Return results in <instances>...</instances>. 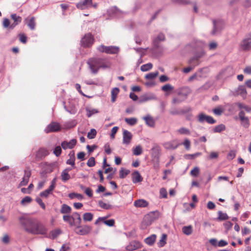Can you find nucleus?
<instances>
[{"instance_id": "cd10ccee", "label": "nucleus", "mask_w": 251, "mask_h": 251, "mask_svg": "<svg viewBox=\"0 0 251 251\" xmlns=\"http://www.w3.org/2000/svg\"><path fill=\"white\" fill-rule=\"evenodd\" d=\"M120 89L118 87H115L111 91V101L114 102L116 101L117 96L119 94Z\"/></svg>"}, {"instance_id": "5fc2aeb1", "label": "nucleus", "mask_w": 251, "mask_h": 251, "mask_svg": "<svg viewBox=\"0 0 251 251\" xmlns=\"http://www.w3.org/2000/svg\"><path fill=\"white\" fill-rule=\"evenodd\" d=\"M32 199L31 197L29 196H26L22 200L21 203L22 205H25L26 203H30Z\"/></svg>"}, {"instance_id": "c03bdc74", "label": "nucleus", "mask_w": 251, "mask_h": 251, "mask_svg": "<svg viewBox=\"0 0 251 251\" xmlns=\"http://www.w3.org/2000/svg\"><path fill=\"white\" fill-rule=\"evenodd\" d=\"M69 197L71 199H73L75 198H76L79 200H81L83 198V196L82 195L75 193H72L69 194Z\"/></svg>"}, {"instance_id": "49530a36", "label": "nucleus", "mask_w": 251, "mask_h": 251, "mask_svg": "<svg viewBox=\"0 0 251 251\" xmlns=\"http://www.w3.org/2000/svg\"><path fill=\"white\" fill-rule=\"evenodd\" d=\"M97 134V131L95 129L92 128L87 134V137L90 139H94Z\"/></svg>"}, {"instance_id": "bf43d9fd", "label": "nucleus", "mask_w": 251, "mask_h": 251, "mask_svg": "<svg viewBox=\"0 0 251 251\" xmlns=\"http://www.w3.org/2000/svg\"><path fill=\"white\" fill-rule=\"evenodd\" d=\"M200 173V169L198 167H195L191 170L190 174L193 176H197Z\"/></svg>"}, {"instance_id": "c85d7f7f", "label": "nucleus", "mask_w": 251, "mask_h": 251, "mask_svg": "<svg viewBox=\"0 0 251 251\" xmlns=\"http://www.w3.org/2000/svg\"><path fill=\"white\" fill-rule=\"evenodd\" d=\"M240 124L241 126L245 129H247L250 127V122L248 117L240 119Z\"/></svg>"}, {"instance_id": "338daca9", "label": "nucleus", "mask_w": 251, "mask_h": 251, "mask_svg": "<svg viewBox=\"0 0 251 251\" xmlns=\"http://www.w3.org/2000/svg\"><path fill=\"white\" fill-rule=\"evenodd\" d=\"M170 113L172 115H181V111L176 108H173L170 111Z\"/></svg>"}, {"instance_id": "1a4fd4ad", "label": "nucleus", "mask_w": 251, "mask_h": 251, "mask_svg": "<svg viewBox=\"0 0 251 251\" xmlns=\"http://www.w3.org/2000/svg\"><path fill=\"white\" fill-rule=\"evenodd\" d=\"M94 38L91 33L85 34L81 40V45L84 47H89L93 44Z\"/></svg>"}, {"instance_id": "a878e982", "label": "nucleus", "mask_w": 251, "mask_h": 251, "mask_svg": "<svg viewBox=\"0 0 251 251\" xmlns=\"http://www.w3.org/2000/svg\"><path fill=\"white\" fill-rule=\"evenodd\" d=\"M156 235L155 234H152L150 236L146 238L144 241L148 245L152 246L153 245L155 240Z\"/></svg>"}, {"instance_id": "b1692460", "label": "nucleus", "mask_w": 251, "mask_h": 251, "mask_svg": "<svg viewBox=\"0 0 251 251\" xmlns=\"http://www.w3.org/2000/svg\"><path fill=\"white\" fill-rule=\"evenodd\" d=\"M134 205L137 207H145L148 206V202L146 200L140 199L135 201Z\"/></svg>"}, {"instance_id": "f3484780", "label": "nucleus", "mask_w": 251, "mask_h": 251, "mask_svg": "<svg viewBox=\"0 0 251 251\" xmlns=\"http://www.w3.org/2000/svg\"><path fill=\"white\" fill-rule=\"evenodd\" d=\"M132 138V135L130 132L126 129L124 130L123 140V143L124 144H129L131 142Z\"/></svg>"}, {"instance_id": "6e6552de", "label": "nucleus", "mask_w": 251, "mask_h": 251, "mask_svg": "<svg viewBox=\"0 0 251 251\" xmlns=\"http://www.w3.org/2000/svg\"><path fill=\"white\" fill-rule=\"evenodd\" d=\"M61 126L58 123L52 122L46 127L45 129V131L47 133L58 132L61 130Z\"/></svg>"}, {"instance_id": "7ed1b4c3", "label": "nucleus", "mask_w": 251, "mask_h": 251, "mask_svg": "<svg viewBox=\"0 0 251 251\" xmlns=\"http://www.w3.org/2000/svg\"><path fill=\"white\" fill-rule=\"evenodd\" d=\"M151 154L152 161L158 165L161 155V148L160 146L156 144H153L151 150Z\"/></svg>"}, {"instance_id": "680f3d73", "label": "nucleus", "mask_w": 251, "mask_h": 251, "mask_svg": "<svg viewBox=\"0 0 251 251\" xmlns=\"http://www.w3.org/2000/svg\"><path fill=\"white\" fill-rule=\"evenodd\" d=\"M232 106H237L238 107V108L241 110H243L244 109V107L245 106V104L243 103H241V102H234L232 104Z\"/></svg>"}, {"instance_id": "72a5a7b5", "label": "nucleus", "mask_w": 251, "mask_h": 251, "mask_svg": "<svg viewBox=\"0 0 251 251\" xmlns=\"http://www.w3.org/2000/svg\"><path fill=\"white\" fill-rule=\"evenodd\" d=\"M182 232L187 235H190L193 232V228L191 226H185L182 228Z\"/></svg>"}, {"instance_id": "f8f14e48", "label": "nucleus", "mask_w": 251, "mask_h": 251, "mask_svg": "<svg viewBox=\"0 0 251 251\" xmlns=\"http://www.w3.org/2000/svg\"><path fill=\"white\" fill-rule=\"evenodd\" d=\"M241 48L244 50H249L251 49V35L248 36L243 40Z\"/></svg>"}, {"instance_id": "603ef678", "label": "nucleus", "mask_w": 251, "mask_h": 251, "mask_svg": "<svg viewBox=\"0 0 251 251\" xmlns=\"http://www.w3.org/2000/svg\"><path fill=\"white\" fill-rule=\"evenodd\" d=\"M12 19L14 21V22L21 23L22 22V18L20 16H17L16 14H12L11 15Z\"/></svg>"}, {"instance_id": "c9c22d12", "label": "nucleus", "mask_w": 251, "mask_h": 251, "mask_svg": "<svg viewBox=\"0 0 251 251\" xmlns=\"http://www.w3.org/2000/svg\"><path fill=\"white\" fill-rule=\"evenodd\" d=\"M76 125L75 120H72L70 121L67 122L64 124V126L66 128H71L75 127Z\"/></svg>"}, {"instance_id": "4468645a", "label": "nucleus", "mask_w": 251, "mask_h": 251, "mask_svg": "<svg viewBox=\"0 0 251 251\" xmlns=\"http://www.w3.org/2000/svg\"><path fill=\"white\" fill-rule=\"evenodd\" d=\"M92 5V0H82L76 4V7L80 9L83 10Z\"/></svg>"}, {"instance_id": "4be33fe9", "label": "nucleus", "mask_w": 251, "mask_h": 251, "mask_svg": "<svg viewBox=\"0 0 251 251\" xmlns=\"http://www.w3.org/2000/svg\"><path fill=\"white\" fill-rule=\"evenodd\" d=\"M236 92L239 95H240L244 99L247 97V92L245 86L240 85L238 87Z\"/></svg>"}, {"instance_id": "5701e85b", "label": "nucleus", "mask_w": 251, "mask_h": 251, "mask_svg": "<svg viewBox=\"0 0 251 251\" xmlns=\"http://www.w3.org/2000/svg\"><path fill=\"white\" fill-rule=\"evenodd\" d=\"M121 11L116 7L114 6L108 10V13L110 15H113L114 16L119 17L121 13Z\"/></svg>"}, {"instance_id": "2eb2a0df", "label": "nucleus", "mask_w": 251, "mask_h": 251, "mask_svg": "<svg viewBox=\"0 0 251 251\" xmlns=\"http://www.w3.org/2000/svg\"><path fill=\"white\" fill-rule=\"evenodd\" d=\"M76 142V140L75 139H73L69 142L65 141L62 142L61 147L64 150L67 149H72L75 146Z\"/></svg>"}, {"instance_id": "de8ad7c7", "label": "nucleus", "mask_w": 251, "mask_h": 251, "mask_svg": "<svg viewBox=\"0 0 251 251\" xmlns=\"http://www.w3.org/2000/svg\"><path fill=\"white\" fill-rule=\"evenodd\" d=\"M61 176L62 181L64 182L69 180L71 178L70 175L67 172L63 171L61 173Z\"/></svg>"}, {"instance_id": "58836bf2", "label": "nucleus", "mask_w": 251, "mask_h": 251, "mask_svg": "<svg viewBox=\"0 0 251 251\" xmlns=\"http://www.w3.org/2000/svg\"><path fill=\"white\" fill-rule=\"evenodd\" d=\"M125 121L128 125L131 126L135 125L137 122V120L135 118H125Z\"/></svg>"}, {"instance_id": "423d86ee", "label": "nucleus", "mask_w": 251, "mask_h": 251, "mask_svg": "<svg viewBox=\"0 0 251 251\" xmlns=\"http://www.w3.org/2000/svg\"><path fill=\"white\" fill-rule=\"evenodd\" d=\"M92 230V227L88 225L81 226V224L77 225L75 227V232L78 235H85L90 233Z\"/></svg>"}, {"instance_id": "a19ab883", "label": "nucleus", "mask_w": 251, "mask_h": 251, "mask_svg": "<svg viewBox=\"0 0 251 251\" xmlns=\"http://www.w3.org/2000/svg\"><path fill=\"white\" fill-rule=\"evenodd\" d=\"M201 152H196L194 154H186L184 155V158L187 159H193L195 157L201 155Z\"/></svg>"}, {"instance_id": "e433bc0d", "label": "nucleus", "mask_w": 251, "mask_h": 251, "mask_svg": "<svg viewBox=\"0 0 251 251\" xmlns=\"http://www.w3.org/2000/svg\"><path fill=\"white\" fill-rule=\"evenodd\" d=\"M226 129V126L224 124H221L216 126L213 129L215 133H220Z\"/></svg>"}, {"instance_id": "69168bd1", "label": "nucleus", "mask_w": 251, "mask_h": 251, "mask_svg": "<svg viewBox=\"0 0 251 251\" xmlns=\"http://www.w3.org/2000/svg\"><path fill=\"white\" fill-rule=\"evenodd\" d=\"M48 154V151L45 149H40L38 152V156L45 157Z\"/></svg>"}, {"instance_id": "f257e3e1", "label": "nucleus", "mask_w": 251, "mask_h": 251, "mask_svg": "<svg viewBox=\"0 0 251 251\" xmlns=\"http://www.w3.org/2000/svg\"><path fill=\"white\" fill-rule=\"evenodd\" d=\"M21 225L25 231L33 235H45L47 232L46 227L37 219L22 216L19 218Z\"/></svg>"}, {"instance_id": "f704fd0d", "label": "nucleus", "mask_w": 251, "mask_h": 251, "mask_svg": "<svg viewBox=\"0 0 251 251\" xmlns=\"http://www.w3.org/2000/svg\"><path fill=\"white\" fill-rule=\"evenodd\" d=\"M93 214L90 212L85 213L83 216V219L85 222H90L93 220Z\"/></svg>"}, {"instance_id": "ea45409f", "label": "nucleus", "mask_w": 251, "mask_h": 251, "mask_svg": "<svg viewBox=\"0 0 251 251\" xmlns=\"http://www.w3.org/2000/svg\"><path fill=\"white\" fill-rule=\"evenodd\" d=\"M98 204L101 208L106 210L110 209L112 207L111 205L104 203L102 201H99Z\"/></svg>"}, {"instance_id": "37998d69", "label": "nucleus", "mask_w": 251, "mask_h": 251, "mask_svg": "<svg viewBox=\"0 0 251 251\" xmlns=\"http://www.w3.org/2000/svg\"><path fill=\"white\" fill-rule=\"evenodd\" d=\"M177 132L179 134H182V135H190L191 133L189 129H188L185 127H182L180 128L179 129H178L177 130Z\"/></svg>"}, {"instance_id": "9d476101", "label": "nucleus", "mask_w": 251, "mask_h": 251, "mask_svg": "<svg viewBox=\"0 0 251 251\" xmlns=\"http://www.w3.org/2000/svg\"><path fill=\"white\" fill-rule=\"evenodd\" d=\"M213 24V28L211 34L212 35H215L223 28V22L220 20H214Z\"/></svg>"}, {"instance_id": "774afa93", "label": "nucleus", "mask_w": 251, "mask_h": 251, "mask_svg": "<svg viewBox=\"0 0 251 251\" xmlns=\"http://www.w3.org/2000/svg\"><path fill=\"white\" fill-rule=\"evenodd\" d=\"M19 40L22 43H23L24 44H25L26 43L27 38H26V36L24 34H19Z\"/></svg>"}, {"instance_id": "bb28decb", "label": "nucleus", "mask_w": 251, "mask_h": 251, "mask_svg": "<svg viewBox=\"0 0 251 251\" xmlns=\"http://www.w3.org/2000/svg\"><path fill=\"white\" fill-rule=\"evenodd\" d=\"M72 219L75 221L77 225L81 224V219L80 214L77 212H74L71 215Z\"/></svg>"}, {"instance_id": "79ce46f5", "label": "nucleus", "mask_w": 251, "mask_h": 251, "mask_svg": "<svg viewBox=\"0 0 251 251\" xmlns=\"http://www.w3.org/2000/svg\"><path fill=\"white\" fill-rule=\"evenodd\" d=\"M152 67V64L151 63H148L147 64L142 65L141 66V70L142 72H146L151 69Z\"/></svg>"}, {"instance_id": "a18cd8bd", "label": "nucleus", "mask_w": 251, "mask_h": 251, "mask_svg": "<svg viewBox=\"0 0 251 251\" xmlns=\"http://www.w3.org/2000/svg\"><path fill=\"white\" fill-rule=\"evenodd\" d=\"M27 25L31 30H34L35 29V23L34 17H31L29 20V22L27 23Z\"/></svg>"}, {"instance_id": "dca6fc26", "label": "nucleus", "mask_w": 251, "mask_h": 251, "mask_svg": "<svg viewBox=\"0 0 251 251\" xmlns=\"http://www.w3.org/2000/svg\"><path fill=\"white\" fill-rule=\"evenodd\" d=\"M178 146L179 144L175 140L166 142L163 144L164 147L167 150H174L176 149Z\"/></svg>"}, {"instance_id": "3c124183", "label": "nucleus", "mask_w": 251, "mask_h": 251, "mask_svg": "<svg viewBox=\"0 0 251 251\" xmlns=\"http://www.w3.org/2000/svg\"><path fill=\"white\" fill-rule=\"evenodd\" d=\"M142 152V149L140 146H136L133 150V153L135 155H139Z\"/></svg>"}, {"instance_id": "412c9836", "label": "nucleus", "mask_w": 251, "mask_h": 251, "mask_svg": "<svg viewBox=\"0 0 251 251\" xmlns=\"http://www.w3.org/2000/svg\"><path fill=\"white\" fill-rule=\"evenodd\" d=\"M165 39V35L162 33H160L158 36L155 38L153 40V43L155 47L158 48L159 46V43L160 41H163Z\"/></svg>"}, {"instance_id": "473e14b6", "label": "nucleus", "mask_w": 251, "mask_h": 251, "mask_svg": "<svg viewBox=\"0 0 251 251\" xmlns=\"http://www.w3.org/2000/svg\"><path fill=\"white\" fill-rule=\"evenodd\" d=\"M167 235L166 234H163L162 235L161 239L157 243V245L159 247H163L166 244Z\"/></svg>"}, {"instance_id": "6ab92c4d", "label": "nucleus", "mask_w": 251, "mask_h": 251, "mask_svg": "<svg viewBox=\"0 0 251 251\" xmlns=\"http://www.w3.org/2000/svg\"><path fill=\"white\" fill-rule=\"evenodd\" d=\"M132 180L133 183L140 182L143 180V178L138 171H135L132 174Z\"/></svg>"}, {"instance_id": "864d4df0", "label": "nucleus", "mask_w": 251, "mask_h": 251, "mask_svg": "<svg viewBox=\"0 0 251 251\" xmlns=\"http://www.w3.org/2000/svg\"><path fill=\"white\" fill-rule=\"evenodd\" d=\"M207 116V115L203 113H200L198 116V121L201 123H203L204 121H206Z\"/></svg>"}, {"instance_id": "0eeeda50", "label": "nucleus", "mask_w": 251, "mask_h": 251, "mask_svg": "<svg viewBox=\"0 0 251 251\" xmlns=\"http://www.w3.org/2000/svg\"><path fill=\"white\" fill-rule=\"evenodd\" d=\"M159 215V213L157 211L151 212L145 216L144 222L146 223L147 225H150L154 220L158 218Z\"/></svg>"}, {"instance_id": "6e6d98bb", "label": "nucleus", "mask_w": 251, "mask_h": 251, "mask_svg": "<svg viewBox=\"0 0 251 251\" xmlns=\"http://www.w3.org/2000/svg\"><path fill=\"white\" fill-rule=\"evenodd\" d=\"M87 111V116L88 117H91L93 114L97 113L98 112V111L96 109H86Z\"/></svg>"}, {"instance_id": "09e8293b", "label": "nucleus", "mask_w": 251, "mask_h": 251, "mask_svg": "<svg viewBox=\"0 0 251 251\" xmlns=\"http://www.w3.org/2000/svg\"><path fill=\"white\" fill-rule=\"evenodd\" d=\"M174 87L170 84H166L161 87V90L165 92L172 91L174 89Z\"/></svg>"}, {"instance_id": "2f4dec72", "label": "nucleus", "mask_w": 251, "mask_h": 251, "mask_svg": "<svg viewBox=\"0 0 251 251\" xmlns=\"http://www.w3.org/2000/svg\"><path fill=\"white\" fill-rule=\"evenodd\" d=\"M218 217L217 219L219 221H225L228 219L229 218V217L226 213H223L221 211H218Z\"/></svg>"}, {"instance_id": "20e7f679", "label": "nucleus", "mask_w": 251, "mask_h": 251, "mask_svg": "<svg viewBox=\"0 0 251 251\" xmlns=\"http://www.w3.org/2000/svg\"><path fill=\"white\" fill-rule=\"evenodd\" d=\"M205 54V52L203 50L196 52L194 56L189 59L188 61L189 64L191 66H193V67L199 65L201 62L200 60L202 58Z\"/></svg>"}, {"instance_id": "7c9ffc66", "label": "nucleus", "mask_w": 251, "mask_h": 251, "mask_svg": "<svg viewBox=\"0 0 251 251\" xmlns=\"http://www.w3.org/2000/svg\"><path fill=\"white\" fill-rule=\"evenodd\" d=\"M71 207L70 206L66 204H63L61 206L60 212L62 214H69L71 213Z\"/></svg>"}, {"instance_id": "13d9d810", "label": "nucleus", "mask_w": 251, "mask_h": 251, "mask_svg": "<svg viewBox=\"0 0 251 251\" xmlns=\"http://www.w3.org/2000/svg\"><path fill=\"white\" fill-rule=\"evenodd\" d=\"M95 159L94 157H91L88 160L87 162V165L88 166L90 167H93L95 165Z\"/></svg>"}, {"instance_id": "a211bd4d", "label": "nucleus", "mask_w": 251, "mask_h": 251, "mask_svg": "<svg viewBox=\"0 0 251 251\" xmlns=\"http://www.w3.org/2000/svg\"><path fill=\"white\" fill-rule=\"evenodd\" d=\"M156 97L153 94L143 95L139 100V102L142 103L152 100H156Z\"/></svg>"}, {"instance_id": "052dcab7", "label": "nucleus", "mask_w": 251, "mask_h": 251, "mask_svg": "<svg viewBox=\"0 0 251 251\" xmlns=\"http://www.w3.org/2000/svg\"><path fill=\"white\" fill-rule=\"evenodd\" d=\"M62 152V149L60 146H58L55 148L53 153L56 156L58 157L60 155Z\"/></svg>"}, {"instance_id": "c756f323", "label": "nucleus", "mask_w": 251, "mask_h": 251, "mask_svg": "<svg viewBox=\"0 0 251 251\" xmlns=\"http://www.w3.org/2000/svg\"><path fill=\"white\" fill-rule=\"evenodd\" d=\"M61 233V229L59 228L55 229L51 231L50 233V237L52 239H54L57 238L60 234Z\"/></svg>"}, {"instance_id": "f03ea898", "label": "nucleus", "mask_w": 251, "mask_h": 251, "mask_svg": "<svg viewBox=\"0 0 251 251\" xmlns=\"http://www.w3.org/2000/svg\"><path fill=\"white\" fill-rule=\"evenodd\" d=\"M89 68L93 74H97L100 68L105 69L109 67L106 59L95 57L89 59L87 61Z\"/></svg>"}, {"instance_id": "9b49d317", "label": "nucleus", "mask_w": 251, "mask_h": 251, "mask_svg": "<svg viewBox=\"0 0 251 251\" xmlns=\"http://www.w3.org/2000/svg\"><path fill=\"white\" fill-rule=\"evenodd\" d=\"M64 108L71 114H75L77 112V108L74 102L69 101L67 104L63 102Z\"/></svg>"}, {"instance_id": "8fccbe9b", "label": "nucleus", "mask_w": 251, "mask_h": 251, "mask_svg": "<svg viewBox=\"0 0 251 251\" xmlns=\"http://www.w3.org/2000/svg\"><path fill=\"white\" fill-rule=\"evenodd\" d=\"M158 75V72L156 71L155 72H152L146 75L145 78L148 79H152L154 78Z\"/></svg>"}, {"instance_id": "393cba45", "label": "nucleus", "mask_w": 251, "mask_h": 251, "mask_svg": "<svg viewBox=\"0 0 251 251\" xmlns=\"http://www.w3.org/2000/svg\"><path fill=\"white\" fill-rule=\"evenodd\" d=\"M143 119L145 121L146 124L150 127H154L155 126V121L153 118L150 115L144 117Z\"/></svg>"}, {"instance_id": "4d7b16f0", "label": "nucleus", "mask_w": 251, "mask_h": 251, "mask_svg": "<svg viewBox=\"0 0 251 251\" xmlns=\"http://www.w3.org/2000/svg\"><path fill=\"white\" fill-rule=\"evenodd\" d=\"M159 193L160 198H167V192L164 188H162L160 189Z\"/></svg>"}, {"instance_id": "ddd939ff", "label": "nucleus", "mask_w": 251, "mask_h": 251, "mask_svg": "<svg viewBox=\"0 0 251 251\" xmlns=\"http://www.w3.org/2000/svg\"><path fill=\"white\" fill-rule=\"evenodd\" d=\"M142 245L141 243L138 241H133L126 247V250L128 251H133L137 249L141 248Z\"/></svg>"}, {"instance_id": "e2e57ef3", "label": "nucleus", "mask_w": 251, "mask_h": 251, "mask_svg": "<svg viewBox=\"0 0 251 251\" xmlns=\"http://www.w3.org/2000/svg\"><path fill=\"white\" fill-rule=\"evenodd\" d=\"M103 222L104 224L109 226H112L114 225L115 224V221L113 219H110L108 220H104L103 221Z\"/></svg>"}, {"instance_id": "0e129e2a", "label": "nucleus", "mask_w": 251, "mask_h": 251, "mask_svg": "<svg viewBox=\"0 0 251 251\" xmlns=\"http://www.w3.org/2000/svg\"><path fill=\"white\" fill-rule=\"evenodd\" d=\"M97 147L98 146L96 145H93L92 146L88 145L86 146V149L88 150V153L91 154Z\"/></svg>"}, {"instance_id": "39448f33", "label": "nucleus", "mask_w": 251, "mask_h": 251, "mask_svg": "<svg viewBox=\"0 0 251 251\" xmlns=\"http://www.w3.org/2000/svg\"><path fill=\"white\" fill-rule=\"evenodd\" d=\"M98 50L101 52L107 54H117L120 50L119 48L117 46H105L100 45L97 48Z\"/></svg>"}, {"instance_id": "aec40b11", "label": "nucleus", "mask_w": 251, "mask_h": 251, "mask_svg": "<svg viewBox=\"0 0 251 251\" xmlns=\"http://www.w3.org/2000/svg\"><path fill=\"white\" fill-rule=\"evenodd\" d=\"M70 158L66 161V164L71 165L74 168H75V154L74 151H70L69 154Z\"/></svg>"}, {"instance_id": "4c0bfd02", "label": "nucleus", "mask_w": 251, "mask_h": 251, "mask_svg": "<svg viewBox=\"0 0 251 251\" xmlns=\"http://www.w3.org/2000/svg\"><path fill=\"white\" fill-rule=\"evenodd\" d=\"M130 173L129 170L124 169L122 168L119 171V176L120 178H124Z\"/></svg>"}]
</instances>
